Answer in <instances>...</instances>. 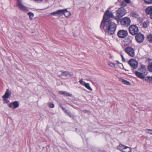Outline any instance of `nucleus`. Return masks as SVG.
Segmentation results:
<instances>
[{
    "mask_svg": "<svg viewBox=\"0 0 152 152\" xmlns=\"http://www.w3.org/2000/svg\"><path fill=\"white\" fill-rule=\"evenodd\" d=\"M100 27L103 29L106 32H107L109 34L112 35L115 32L116 25L111 21L102 22Z\"/></svg>",
    "mask_w": 152,
    "mask_h": 152,
    "instance_id": "f257e3e1",
    "label": "nucleus"
},
{
    "mask_svg": "<svg viewBox=\"0 0 152 152\" xmlns=\"http://www.w3.org/2000/svg\"><path fill=\"white\" fill-rule=\"evenodd\" d=\"M50 14L53 15H57L63 14L66 18L68 17L71 15L70 12L67 11L66 9L63 10H58L56 12L51 13Z\"/></svg>",
    "mask_w": 152,
    "mask_h": 152,
    "instance_id": "f03ea898",
    "label": "nucleus"
},
{
    "mask_svg": "<svg viewBox=\"0 0 152 152\" xmlns=\"http://www.w3.org/2000/svg\"><path fill=\"white\" fill-rule=\"evenodd\" d=\"M113 17V13L107 9L105 12L103 16V19L102 22L111 21L110 19Z\"/></svg>",
    "mask_w": 152,
    "mask_h": 152,
    "instance_id": "7ed1b4c3",
    "label": "nucleus"
},
{
    "mask_svg": "<svg viewBox=\"0 0 152 152\" xmlns=\"http://www.w3.org/2000/svg\"><path fill=\"white\" fill-rule=\"evenodd\" d=\"M121 25L124 27H127L131 23V21L129 18L125 17L122 18L120 21Z\"/></svg>",
    "mask_w": 152,
    "mask_h": 152,
    "instance_id": "20e7f679",
    "label": "nucleus"
},
{
    "mask_svg": "<svg viewBox=\"0 0 152 152\" xmlns=\"http://www.w3.org/2000/svg\"><path fill=\"white\" fill-rule=\"evenodd\" d=\"M125 52L129 56L133 57L135 55V51L134 48L130 47H127L124 49Z\"/></svg>",
    "mask_w": 152,
    "mask_h": 152,
    "instance_id": "39448f33",
    "label": "nucleus"
},
{
    "mask_svg": "<svg viewBox=\"0 0 152 152\" xmlns=\"http://www.w3.org/2000/svg\"><path fill=\"white\" fill-rule=\"evenodd\" d=\"M129 31L130 34L133 35L137 34L138 31V28L135 25L130 26L129 28Z\"/></svg>",
    "mask_w": 152,
    "mask_h": 152,
    "instance_id": "423d86ee",
    "label": "nucleus"
},
{
    "mask_svg": "<svg viewBox=\"0 0 152 152\" xmlns=\"http://www.w3.org/2000/svg\"><path fill=\"white\" fill-rule=\"evenodd\" d=\"M128 63L132 69H135L137 68L138 63L136 60L131 59L129 61Z\"/></svg>",
    "mask_w": 152,
    "mask_h": 152,
    "instance_id": "0eeeda50",
    "label": "nucleus"
},
{
    "mask_svg": "<svg viewBox=\"0 0 152 152\" xmlns=\"http://www.w3.org/2000/svg\"><path fill=\"white\" fill-rule=\"evenodd\" d=\"M118 148L123 152H131L132 150L131 148L124 145L121 144L119 145L118 147Z\"/></svg>",
    "mask_w": 152,
    "mask_h": 152,
    "instance_id": "6e6552de",
    "label": "nucleus"
},
{
    "mask_svg": "<svg viewBox=\"0 0 152 152\" xmlns=\"http://www.w3.org/2000/svg\"><path fill=\"white\" fill-rule=\"evenodd\" d=\"M116 12V15L121 18L126 14V11L123 7H121L118 9Z\"/></svg>",
    "mask_w": 152,
    "mask_h": 152,
    "instance_id": "1a4fd4ad",
    "label": "nucleus"
},
{
    "mask_svg": "<svg viewBox=\"0 0 152 152\" xmlns=\"http://www.w3.org/2000/svg\"><path fill=\"white\" fill-rule=\"evenodd\" d=\"M128 34V32L126 30H121L118 31L117 33L118 37L121 38H125Z\"/></svg>",
    "mask_w": 152,
    "mask_h": 152,
    "instance_id": "9d476101",
    "label": "nucleus"
},
{
    "mask_svg": "<svg viewBox=\"0 0 152 152\" xmlns=\"http://www.w3.org/2000/svg\"><path fill=\"white\" fill-rule=\"evenodd\" d=\"M144 38V35L141 33L137 34L135 37L136 41L139 43L142 42L143 41Z\"/></svg>",
    "mask_w": 152,
    "mask_h": 152,
    "instance_id": "9b49d317",
    "label": "nucleus"
},
{
    "mask_svg": "<svg viewBox=\"0 0 152 152\" xmlns=\"http://www.w3.org/2000/svg\"><path fill=\"white\" fill-rule=\"evenodd\" d=\"M61 74L59 75L60 76H64L67 77H70L72 76L73 74L72 72L68 71L61 72Z\"/></svg>",
    "mask_w": 152,
    "mask_h": 152,
    "instance_id": "f8f14e48",
    "label": "nucleus"
},
{
    "mask_svg": "<svg viewBox=\"0 0 152 152\" xmlns=\"http://www.w3.org/2000/svg\"><path fill=\"white\" fill-rule=\"evenodd\" d=\"M22 0H17L18 5L19 8L21 10L23 11H28V9L26 7L24 6L22 4Z\"/></svg>",
    "mask_w": 152,
    "mask_h": 152,
    "instance_id": "ddd939ff",
    "label": "nucleus"
},
{
    "mask_svg": "<svg viewBox=\"0 0 152 152\" xmlns=\"http://www.w3.org/2000/svg\"><path fill=\"white\" fill-rule=\"evenodd\" d=\"M138 71L142 73L147 75L148 74V72L147 71L146 66L144 65H141L140 67L138 68Z\"/></svg>",
    "mask_w": 152,
    "mask_h": 152,
    "instance_id": "4468645a",
    "label": "nucleus"
},
{
    "mask_svg": "<svg viewBox=\"0 0 152 152\" xmlns=\"http://www.w3.org/2000/svg\"><path fill=\"white\" fill-rule=\"evenodd\" d=\"M135 74L138 78L142 79L145 78V77L147 75L137 71H135Z\"/></svg>",
    "mask_w": 152,
    "mask_h": 152,
    "instance_id": "2eb2a0df",
    "label": "nucleus"
},
{
    "mask_svg": "<svg viewBox=\"0 0 152 152\" xmlns=\"http://www.w3.org/2000/svg\"><path fill=\"white\" fill-rule=\"evenodd\" d=\"M11 94V92L9 89H7L4 95L3 96V99H5L8 98Z\"/></svg>",
    "mask_w": 152,
    "mask_h": 152,
    "instance_id": "dca6fc26",
    "label": "nucleus"
},
{
    "mask_svg": "<svg viewBox=\"0 0 152 152\" xmlns=\"http://www.w3.org/2000/svg\"><path fill=\"white\" fill-rule=\"evenodd\" d=\"M146 12L147 14H152V6L149 7L146 9Z\"/></svg>",
    "mask_w": 152,
    "mask_h": 152,
    "instance_id": "f3484780",
    "label": "nucleus"
},
{
    "mask_svg": "<svg viewBox=\"0 0 152 152\" xmlns=\"http://www.w3.org/2000/svg\"><path fill=\"white\" fill-rule=\"evenodd\" d=\"M59 93L60 94H62L66 96H69L70 97H71L72 96V94H70L69 93L67 92L66 91H60L59 92Z\"/></svg>",
    "mask_w": 152,
    "mask_h": 152,
    "instance_id": "a211bd4d",
    "label": "nucleus"
},
{
    "mask_svg": "<svg viewBox=\"0 0 152 152\" xmlns=\"http://www.w3.org/2000/svg\"><path fill=\"white\" fill-rule=\"evenodd\" d=\"M121 81L125 85H130L131 84V83L129 81L126 80L124 79H122Z\"/></svg>",
    "mask_w": 152,
    "mask_h": 152,
    "instance_id": "6ab92c4d",
    "label": "nucleus"
},
{
    "mask_svg": "<svg viewBox=\"0 0 152 152\" xmlns=\"http://www.w3.org/2000/svg\"><path fill=\"white\" fill-rule=\"evenodd\" d=\"M130 15L131 16L135 18H138L139 17L138 14L134 12H131L130 13Z\"/></svg>",
    "mask_w": 152,
    "mask_h": 152,
    "instance_id": "aec40b11",
    "label": "nucleus"
},
{
    "mask_svg": "<svg viewBox=\"0 0 152 152\" xmlns=\"http://www.w3.org/2000/svg\"><path fill=\"white\" fill-rule=\"evenodd\" d=\"M147 39L148 41L152 43V34H149L147 36Z\"/></svg>",
    "mask_w": 152,
    "mask_h": 152,
    "instance_id": "412c9836",
    "label": "nucleus"
},
{
    "mask_svg": "<svg viewBox=\"0 0 152 152\" xmlns=\"http://www.w3.org/2000/svg\"><path fill=\"white\" fill-rule=\"evenodd\" d=\"M84 86L88 90L90 91H92V89L90 87L89 83H86L85 84Z\"/></svg>",
    "mask_w": 152,
    "mask_h": 152,
    "instance_id": "4be33fe9",
    "label": "nucleus"
},
{
    "mask_svg": "<svg viewBox=\"0 0 152 152\" xmlns=\"http://www.w3.org/2000/svg\"><path fill=\"white\" fill-rule=\"evenodd\" d=\"M147 68L149 72H152V62H150Z\"/></svg>",
    "mask_w": 152,
    "mask_h": 152,
    "instance_id": "5701e85b",
    "label": "nucleus"
},
{
    "mask_svg": "<svg viewBox=\"0 0 152 152\" xmlns=\"http://www.w3.org/2000/svg\"><path fill=\"white\" fill-rule=\"evenodd\" d=\"M145 80L147 82L152 83V77L148 76L145 77Z\"/></svg>",
    "mask_w": 152,
    "mask_h": 152,
    "instance_id": "b1692460",
    "label": "nucleus"
},
{
    "mask_svg": "<svg viewBox=\"0 0 152 152\" xmlns=\"http://www.w3.org/2000/svg\"><path fill=\"white\" fill-rule=\"evenodd\" d=\"M149 24V22L147 20L143 23V27L144 28H146L148 26Z\"/></svg>",
    "mask_w": 152,
    "mask_h": 152,
    "instance_id": "393cba45",
    "label": "nucleus"
},
{
    "mask_svg": "<svg viewBox=\"0 0 152 152\" xmlns=\"http://www.w3.org/2000/svg\"><path fill=\"white\" fill-rule=\"evenodd\" d=\"M13 108H16L18 107L19 106V104L18 102H13Z\"/></svg>",
    "mask_w": 152,
    "mask_h": 152,
    "instance_id": "a878e982",
    "label": "nucleus"
},
{
    "mask_svg": "<svg viewBox=\"0 0 152 152\" xmlns=\"http://www.w3.org/2000/svg\"><path fill=\"white\" fill-rule=\"evenodd\" d=\"M27 15L29 16V18L31 20H32L34 17V14L31 12H29L28 13Z\"/></svg>",
    "mask_w": 152,
    "mask_h": 152,
    "instance_id": "bb28decb",
    "label": "nucleus"
},
{
    "mask_svg": "<svg viewBox=\"0 0 152 152\" xmlns=\"http://www.w3.org/2000/svg\"><path fill=\"white\" fill-rule=\"evenodd\" d=\"M113 17L115 20H116L118 22H119L120 21V18H121V17L120 16H118V15H117L116 16H113Z\"/></svg>",
    "mask_w": 152,
    "mask_h": 152,
    "instance_id": "cd10ccee",
    "label": "nucleus"
},
{
    "mask_svg": "<svg viewBox=\"0 0 152 152\" xmlns=\"http://www.w3.org/2000/svg\"><path fill=\"white\" fill-rule=\"evenodd\" d=\"M108 65L112 67H115V64L111 62H109L108 63Z\"/></svg>",
    "mask_w": 152,
    "mask_h": 152,
    "instance_id": "c85d7f7f",
    "label": "nucleus"
},
{
    "mask_svg": "<svg viewBox=\"0 0 152 152\" xmlns=\"http://www.w3.org/2000/svg\"><path fill=\"white\" fill-rule=\"evenodd\" d=\"M80 84L84 86L85 84L86 83L85 82L83 81V79L81 78L79 81Z\"/></svg>",
    "mask_w": 152,
    "mask_h": 152,
    "instance_id": "c756f323",
    "label": "nucleus"
},
{
    "mask_svg": "<svg viewBox=\"0 0 152 152\" xmlns=\"http://www.w3.org/2000/svg\"><path fill=\"white\" fill-rule=\"evenodd\" d=\"M145 132L148 133L152 134V130L150 129H146L145 130Z\"/></svg>",
    "mask_w": 152,
    "mask_h": 152,
    "instance_id": "7c9ffc66",
    "label": "nucleus"
},
{
    "mask_svg": "<svg viewBox=\"0 0 152 152\" xmlns=\"http://www.w3.org/2000/svg\"><path fill=\"white\" fill-rule=\"evenodd\" d=\"M48 106L50 108H53L54 107V104L51 102H50L48 103Z\"/></svg>",
    "mask_w": 152,
    "mask_h": 152,
    "instance_id": "2f4dec72",
    "label": "nucleus"
},
{
    "mask_svg": "<svg viewBox=\"0 0 152 152\" xmlns=\"http://www.w3.org/2000/svg\"><path fill=\"white\" fill-rule=\"evenodd\" d=\"M126 3L125 1H122L121 5L122 7H125L126 5Z\"/></svg>",
    "mask_w": 152,
    "mask_h": 152,
    "instance_id": "473e14b6",
    "label": "nucleus"
},
{
    "mask_svg": "<svg viewBox=\"0 0 152 152\" xmlns=\"http://www.w3.org/2000/svg\"><path fill=\"white\" fill-rule=\"evenodd\" d=\"M146 3L150 4L152 3V0H143Z\"/></svg>",
    "mask_w": 152,
    "mask_h": 152,
    "instance_id": "72a5a7b5",
    "label": "nucleus"
},
{
    "mask_svg": "<svg viewBox=\"0 0 152 152\" xmlns=\"http://www.w3.org/2000/svg\"><path fill=\"white\" fill-rule=\"evenodd\" d=\"M9 106L10 107H11V108H12L13 107V103H11L9 105Z\"/></svg>",
    "mask_w": 152,
    "mask_h": 152,
    "instance_id": "f704fd0d",
    "label": "nucleus"
},
{
    "mask_svg": "<svg viewBox=\"0 0 152 152\" xmlns=\"http://www.w3.org/2000/svg\"><path fill=\"white\" fill-rule=\"evenodd\" d=\"M121 56L122 61L123 62H125V58H124L123 55H121Z\"/></svg>",
    "mask_w": 152,
    "mask_h": 152,
    "instance_id": "c9c22d12",
    "label": "nucleus"
},
{
    "mask_svg": "<svg viewBox=\"0 0 152 152\" xmlns=\"http://www.w3.org/2000/svg\"><path fill=\"white\" fill-rule=\"evenodd\" d=\"M68 114L70 117H71L72 116V114L70 112H69L68 113Z\"/></svg>",
    "mask_w": 152,
    "mask_h": 152,
    "instance_id": "e433bc0d",
    "label": "nucleus"
},
{
    "mask_svg": "<svg viewBox=\"0 0 152 152\" xmlns=\"http://www.w3.org/2000/svg\"><path fill=\"white\" fill-rule=\"evenodd\" d=\"M64 111L65 113L66 114H68V113H69L68 112L67 110L65 109V110H64Z\"/></svg>",
    "mask_w": 152,
    "mask_h": 152,
    "instance_id": "4c0bfd02",
    "label": "nucleus"
},
{
    "mask_svg": "<svg viewBox=\"0 0 152 152\" xmlns=\"http://www.w3.org/2000/svg\"><path fill=\"white\" fill-rule=\"evenodd\" d=\"M129 39H130V41H131L132 39V37H129Z\"/></svg>",
    "mask_w": 152,
    "mask_h": 152,
    "instance_id": "58836bf2",
    "label": "nucleus"
},
{
    "mask_svg": "<svg viewBox=\"0 0 152 152\" xmlns=\"http://www.w3.org/2000/svg\"><path fill=\"white\" fill-rule=\"evenodd\" d=\"M60 107H61V108L62 109L64 110H65V108H64L63 107H61V105Z\"/></svg>",
    "mask_w": 152,
    "mask_h": 152,
    "instance_id": "ea45409f",
    "label": "nucleus"
},
{
    "mask_svg": "<svg viewBox=\"0 0 152 152\" xmlns=\"http://www.w3.org/2000/svg\"><path fill=\"white\" fill-rule=\"evenodd\" d=\"M116 62L118 63H119V62H118V61H116Z\"/></svg>",
    "mask_w": 152,
    "mask_h": 152,
    "instance_id": "a19ab883",
    "label": "nucleus"
},
{
    "mask_svg": "<svg viewBox=\"0 0 152 152\" xmlns=\"http://www.w3.org/2000/svg\"><path fill=\"white\" fill-rule=\"evenodd\" d=\"M8 102V101H6V102L7 103Z\"/></svg>",
    "mask_w": 152,
    "mask_h": 152,
    "instance_id": "79ce46f5",
    "label": "nucleus"
},
{
    "mask_svg": "<svg viewBox=\"0 0 152 152\" xmlns=\"http://www.w3.org/2000/svg\"><path fill=\"white\" fill-rule=\"evenodd\" d=\"M127 149V150H126V151H128V149Z\"/></svg>",
    "mask_w": 152,
    "mask_h": 152,
    "instance_id": "37998d69",
    "label": "nucleus"
}]
</instances>
